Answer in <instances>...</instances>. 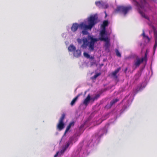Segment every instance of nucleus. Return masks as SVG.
<instances>
[{
  "label": "nucleus",
  "instance_id": "f257e3e1",
  "mask_svg": "<svg viewBox=\"0 0 157 157\" xmlns=\"http://www.w3.org/2000/svg\"><path fill=\"white\" fill-rule=\"evenodd\" d=\"M139 0L140 1L141 5L136 0H133L134 2V4L136 6L139 13L142 17L148 20L149 19L148 17L145 16V13L143 12V11H144V8L145 6L147 7L148 6V4L146 1V0Z\"/></svg>",
  "mask_w": 157,
  "mask_h": 157
},
{
  "label": "nucleus",
  "instance_id": "f03ea898",
  "mask_svg": "<svg viewBox=\"0 0 157 157\" xmlns=\"http://www.w3.org/2000/svg\"><path fill=\"white\" fill-rule=\"evenodd\" d=\"M97 17L95 15H91L88 18V25H87L82 22L79 24V27L83 28L85 29L90 30L94 26L96 23Z\"/></svg>",
  "mask_w": 157,
  "mask_h": 157
},
{
  "label": "nucleus",
  "instance_id": "7ed1b4c3",
  "mask_svg": "<svg viewBox=\"0 0 157 157\" xmlns=\"http://www.w3.org/2000/svg\"><path fill=\"white\" fill-rule=\"evenodd\" d=\"M98 40H78V42L79 44L81 43L82 41L83 43L82 47L83 48H85L88 46L90 51H93L94 49V45Z\"/></svg>",
  "mask_w": 157,
  "mask_h": 157
},
{
  "label": "nucleus",
  "instance_id": "20e7f679",
  "mask_svg": "<svg viewBox=\"0 0 157 157\" xmlns=\"http://www.w3.org/2000/svg\"><path fill=\"white\" fill-rule=\"evenodd\" d=\"M132 9V6H117V8L114 10V13H122L125 15L129 11L131 10Z\"/></svg>",
  "mask_w": 157,
  "mask_h": 157
},
{
  "label": "nucleus",
  "instance_id": "39448f33",
  "mask_svg": "<svg viewBox=\"0 0 157 157\" xmlns=\"http://www.w3.org/2000/svg\"><path fill=\"white\" fill-rule=\"evenodd\" d=\"M75 136L70 138L67 144L65 147L63 148L60 151L58 152L54 155V157H56L58 155H59L63 153L66 149L68 147L70 144L74 141Z\"/></svg>",
  "mask_w": 157,
  "mask_h": 157
},
{
  "label": "nucleus",
  "instance_id": "423d86ee",
  "mask_svg": "<svg viewBox=\"0 0 157 157\" xmlns=\"http://www.w3.org/2000/svg\"><path fill=\"white\" fill-rule=\"evenodd\" d=\"M65 115L63 114L59 119V123L57 125V128L59 130H61L64 127V124L63 122Z\"/></svg>",
  "mask_w": 157,
  "mask_h": 157
},
{
  "label": "nucleus",
  "instance_id": "0eeeda50",
  "mask_svg": "<svg viewBox=\"0 0 157 157\" xmlns=\"http://www.w3.org/2000/svg\"><path fill=\"white\" fill-rule=\"evenodd\" d=\"M146 57V55L145 54V57L144 58L142 57L141 58H137L135 60L134 63L133 65V67L135 69L137 67H138L140 64L142 63L143 61L145 60Z\"/></svg>",
  "mask_w": 157,
  "mask_h": 157
},
{
  "label": "nucleus",
  "instance_id": "6e6552de",
  "mask_svg": "<svg viewBox=\"0 0 157 157\" xmlns=\"http://www.w3.org/2000/svg\"><path fill=\"white\" fill-rule=\"evenodd\" d=\"M96 5L100 8H101L104 9L107 8L109 6L107 4L102 1H98L95 2Z\"/></svg>",
  "mask_w": 157,
  "mask_h": 157
},
{
  "label": "nucleus",
  "instance_id": "1a4fd4ad",
  "mask_svg": "<svg viewBox=\"0 0 157 157\" xmlns=\"http://www.w3.org/2000/svg\"><path fill=\"white\" fill-rule=\"evenodd\" d=\"M101 37L98 39H109L108 37H106V35L105 30H102L100 32Z\"/></svg>",
  "mask_w": 157,
  "mask_h": 157
},
{
  "label": "nucleus",
  "instance_id": "9d476101",
  "mask_svg": "<svg viewBox=\"0 0 157 157\" xmlns=\"http://www.w3.org/2000/svg\"><path fill=\"white\" fill-rule=\"evenodd\" d=\"M79 26V25H78L77 23H73L71 28V31L73 32H75L77 30Z\"/></svg>",
  "mask_w": 157,
  "mask_h": 157
},
{
  "label": "nucleus",
  "instance_id": "9b49d317",
  "mask_svg": "<svg viewBox=\"0 0 157 157\" xmlns=\"http://www.w3.org/2000/svg\"><path fill=\"white\" fill-rule=\"evenodd\" d=\"M92 100L91 99V98L90 95L89 94L83 101V104H84L86 106H87L90 100Z\"/></svg>",
  "mask_w": 157,
  "mask_h": 157
},
{
  "label": "nucleus",
  "instance_id": "f8f14e48",
  "mask_svg": "<svg viewBox=\"0 0 157 157\" xmlns=\"http://www.w3.org/2000/svg\"><path fill=\"white\" fill-rule=\"evenodd\" d=\"M152 29L153 31L155 39H157V30L156 28L153 26H152Z\"/></svg>",
  "mask_w": 157,
  "mask_h": 157
},
{
  "label": "nucleus",
  "instance_id": "ddd939ff",
  "mask_svg": "<svg viewBox=\"0 0 157 157\" xmlns=\"http://www.w3.org/2000/svg\"><path fill=\"white\" fill-rule=\"evenodd\" d=\"M81 51L79 50H77L75 51L74 53V55L76 57H79L80 56Z\"/></svg>",
  "mask_w": 157,
  "mask_h": 157
},
{
  "label": "nucleus",
  "instance_id": "4468645a",
  "mask_svg": "<svg viewBox=\"0 0 157 157\" xmlns=\"http://www.w3.org/2000/svg\"><path fill=\"white\" fill-rule=\"evenodd\" d=\"M76 49L75 47L72 44L70 45L68 48V50L69 51L73 52Z\"/></svg>",
  "mask_w": 157,
  "mask_h": 157
},
{
  "label": "nucleus",
  "instance_id": "2eb2a0df",
  "mask_svg": "<svg viewBox=\"0 0 157 157\" xmlns=\"http://www.w3.org/2000/svg\"><path fill=\"white\" fill-rule=\"evenodd\" d=\"M120 68H119L116 70L114 72H113L112 74V76L114 78H117V76H116L117 74L119 72L120 70Z\"/></svg>",
  "mask_w": 157,
  "mask_h": 157
},
{
  "label": "nucleus",
  "instance_id": "dca6fc26",
  "mask_svg": "<svg viewBox=\"0 0 157 157\" xmlns=\"http://www.w3.org/2000/svg\"><path fill=\"white\" fill-rule=\"evenodd\" d=\"M108 21L107 20H105L103 22V24L102 25V27L105 29V27L108 25Z\"/></svg>",
  "mask_w": 157,
  "mask_h": 157
},
{
  "label": "nucleus",
  "instance_id": "f3484780",
  "mask_svg": "<svg viewBox=\"0 0 157 157\" xmlns=\"http://www.w3.org/2000/svg\"><path fill=\"white\" fill-rule=\"evenodd\" d=\"M74 125V122H71L70 123L69 125L67 127V129L66 130V131L65 132V134L70 129V128L72 126H73Z\"/></svg>",
  "mask_w": 157,
  "mask_h": 157
},
{
  "label": "nucleus",
  "instance_id": "a211bd4d",
  "mask_svg": "<svg viewBox=\"0 0 157 157\" xmlns=\"http://www.w3.org/2000/svg\"><path fill=\"white\" fill-rule=\"evenodd\" d=\"M84 56L85 57L87 58H89L90 59H94L93 56H90L86 52H84Z\"/></svg>",
  "mask_w": 157,
  "mask_h": 157
},
{
  "label": "nucleus",
  "instance_id": "6ab92c4d",
  "mask_svg": "<svg viewBox=\"0 0 157 157\" xmlns=\"http://www.w3.org/2000/svg\"><path fill=\"white\" fill-rule=\"evenodd\" d=\"M104 40L105 43V46L106 48H109L110 45L109 42V40Z\"/></svg>",
  "mask_w": 157,
  "mask_h": 157
},
{
  "label": "nucleus",
  "instance_id": "aec40b11",
  "mask_svg": "<svg viewBox=\"0 0 157 157\" xmlns=\"http://www.w3.org/2000/svg\"><path fill=\"white\" fill-rule=\"evenodd\" d=\"M81 29H83L84 30L82 31V33L83 35H88L89 34V33L86 30L88 29H85L83 28L80 27Z\"/></svg>",
  "mask_w": 157,
  "mask_h": 157
},
{
  "label": "nucleus",
  "instance_id": "412c9836",
  "mask_svg": "<svg viewBox=\"0 0 157 157\" xmlns=\"http://www.w3.org/2000/svg\"><path fill=\"white\" fill-rule=\"evenodd\" d=\"M78 97H79V95H78L77 96H76L75 98L72 100V101H71V105H73L75 104V102H76V100L78 99Z\"/></svg>",
  "mask_w": 157,
  "mask_h": 157
},
{
  "label": "nucleus",
  "instance_id": "4be33fe9",
  "mask_svg": "<svg viewBox=\"0 0 157 157\" xmlns=\"http://www.w3.org/2000/svg\"><path fill=\"white\" fill-rule=\"evenodd\" d=\"M99 96L100 95L99 94H97L94 97H91V99L93 101H94V100L97 99L99 97Z\"/></svg>",
  "mask_w": 157,
  "mask_h": 157
},
{
  "label": "nucleus",
  "instance_id": "5701e85b",
  "mask_svg": "<svg viewBox=\"0 0 157 157\" xmlns=\"http://www.w3.org/2000/svg\"><path fill=\"white\" fill-rule=\"evenodd\" d=\"M146 86V84L145 83H144L142 84L141 86H140V87L139 88H137V90L139 91L141 90H142L143 88H144Z\"/></svg>",
  "mask_w": 157,
  "mask_h": 157
},
{
  "label": "nucleus",
  "instance_id": "b1692460",
  "mask_svg": "<svg viewBox=\"0 0 157 157\" xmlns=\"http://www.w3.org/2000/svg\"><path fill=\"white\" fill-rule=\"evenodd\" d=\"M141 36H143L144 38H146L147 39H150L148 37V36H146L145 34L144 31V30H143V33L141 34Z\"/></svg>",
  "mask_w": 157,
  "mask_h": 157
},
{
  "label": "nucleus",
  "instance_id": "393cba45",
  "mask_svg": "<svg viewBox=\"0 0 157 157\" xmlns=\"http://www.w3.org/2000/svg\"><path fill=\"white\" fill-rule=\"evenodd\" d=\"M88 35L87 38L83 39H98L97 38H94L93 36H91L89 34Z\"/></svg>",
  "mask_w": 157,
  "mask_h": 157
},
{
  "label": "nucleus",
  "instance_id": "a878e982",
  "mask_svg": "<svg viewBox=\"0 0 157 157\" xmlns=\"http://www.w3.org/2000/svg\"><path fill=\"white\" fill-rule=\"evenodd\" d=\"M118 101V100L117 99H114L110 103L111 106H112L113 104H114L115 103L117 102Z\"/></svg>",
  "mask_w": 157,
  "mask_h": 157
},
{
  "label": "nucleus",
  "instance_id": "bb28decb",
  "mask_svg": "<svg viewBox=\"0 0 157 157\" xmlns=\"http://www.w3.org/2000/svg\"><path fill=\"white\" fill-rule=\"evenodd\" d=\"M100 75L99 73H97L93 77H92L91 78L93 79H96Z\"/></svg>",
  "mask_w": 157,
  "mask_h": 157
},
{
  "label": "nucleus",
  "instance_id": "cd10ccee",
  "mask_svg": "<svg viewBox=\"0 0 157 157\" xmlns=\"http://www.w3.org/2000/svg\"><path fill=\"white\" fill-rule=\"evenodd\" d=\"M116 54L117 55L118 57H121V53H120V52H119V51L117 50H116Z\"/></svg>",
  "mask_w": 157,
  "mask_h": 157
},
{
  "label": "nucleus",
  "instance_id": "c85d7f7f",
  "mask_svg": "<svg viewBox=\"0 0 157 157\" xmlns=\"http://www.w3.org/2000/svg\"><path fill=\"white\" fill-rule=\"evenodd\" d=\"M157 46V41H156L155 42V44L154 46V49H155V48H156Z\"/></svg>",
  "mask_w": 157,
  "mask_h": 157
},
{
  "label": "nucleus",
  "instance_id": "c756f323",
  "mask_svg": "<svg viewBox=\"0 0 157 157\" xmlns=\"http://www.w3.org/2000/svg\"><path fill=\"white\" fill-rule=\"evenodd\" d=\"M65 43L66 45H68L69 44V42L68 41H67L65 42Z\"/></svg>",
  "mask_w": 157,
  "mask_h": 157
},
{
  "label": "nucleus",
  "instance_id": "7c9ffc66",
  "mask_svg": "<svg viewBox=\"0 0 157 157\" xmlns=\"http://www.w3.org/2000/svg\"><path fill=\"white\" fill-rule=\"evenodd\" d=\"M105 17H106L107 16V14H106V11L105 12Z\"/></svg>",
  "mask_w": 157,
  "mask_h": 157
},
{
  "label": "nucleus",
  "instance_id": "2f4dec72",
  "mask_svg": "<svg viewBox=\"0 0 157 157\" xmlns=\"http://www.w3.org/2000/svg\"><path fill=\"white\" fill-rule=\"evenodd\" d=\"M105 133H106V130L105 129Z\"/></svg>",
  "mask_w": 157,
  "mask_h": 157
}]
</instances>
